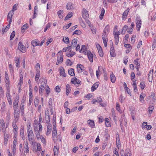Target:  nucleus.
<instances>
[{
	"label": "nucleus",
	"mask_w": 156,
	"mask_h": 156,
	"mask_svg": "<svg viewBox=\"0 0 156 156\" xmlns=\"http://www.w3.org/2000/svg\"><path fill=\"white\" fill-rule=\"evenodd\" d=\"M110 77L112 82L113 83H115L116 80V77L112 73L111 74Z\"/></svg>",
	"instance_id": "nucleus-29"
},
{
	"label": "nucleus",
	"mask_w": 156,
	"mask_h": 156,
	"mask_svg": "<svg viewBox=\"0 0 156 156\" xmlns=\"http://www.w3.org/2000/svg\"><path fill=\"white\" fill-rule=\"evenodd\" d=\"M71 81L72 84L75 85L76 84H79L81 83L80 81L76 77L73 78L71 80Z\"/></svg>",
	"instance_id": "nucleus-9"
},
{
	"label": "nucleus",
	"mask_w": 156,
	"mask_h": 156,
	"mask_svg": "<svg viewBox=\"0 0 156 156\" xmlns=\"http://www.w3.org/2000/svg\"><path fill=\"white\" fill-rule=\"evenodd\" d=\"M15 31H13L12 33H11L10 36V40H12L14 38L15 36Z\"/></svg>",
	"instance_id": "nucleus-50"
},
{
	"label": "nucleus",
	"mask_w": 156,
	"mask_h": 156,
	"mask_svg": "<svg viewBox=\"0 0 156 156\" xmlns=\"http://www.w3.org/2000/svg\"><path fill=\"white\" fill-rule=\"evenodd\" d=\"M60 75L64 77L66 76V74L65 73V70L63 67H62L60 69Z\"/></svg>",
	"instance_id": "nucleus-22"
},
{
	"label": "nucleus",
	"mask_w": 156,
	"mask_h": 156,
	"mask_svg": "<svg viewBox=\"0 0 156 156\" xmlns=\"http://www.w3.org/2000/svg\"><path fill=\"white\" fill-rule=\"evenodd\" d=\"M6 97L9 105H11L12 104V102L11 100V96L10 94V91H7L6 93Z\"/></svg>",
	"instance_id": "nucleus-6"
},
{
	"label": "nucleus",
	"mask_w": 156,
	"mask_h": 156,
	"mask_svg": "<svg viewBox=\"0 0 156 156\" xmlns=\"http://www.w3.org/2000/svg\"><path fill=\"white\" fill-rule=\"evenodd\" d=\"M122 119L119 120L120 125L121 128H122L123 125L126 126L127 125L126 120L125 119V116L124 115H122L121 116Z\"/></svg>",
	"instance_id": "nucleus-3"
},
{
	"label": "nucleus",
	"mask_w": 156,
	"mask_h": 156,
	"mask_svg": "<svg viewBox=\"0 0 156 156\" xmlns=\"http://www.w3.org/2000/svg\"><path fill=\"white\" fill-rule=\"evenodd\" d=\"M136 23L137 30L138 31H139L141 27V20L139 16H137L136 17Z\"/></svg>",
	"instance_id": "nucleus-2"
},
{
	"label": "nucleus",
	"mask_w": 156,
	"mask_h": 156,
	"mask_svg": "<svg viewBox=\"0 0 156 156\" xmlns=\"http://www.w3.org/2000/svg\"><path fill=\"white\" fill-rule=\"evenodd\" d=\"M105 13V10L104 8H102L101 9V14H100V15L99 16V18H100V20H101L103 19Z\"/></svg>",
	"instance_id": "nucleus-32"
},
{
	"label": "nucleus",
	"mask_w": 156,
	"mask_h": 156,
	"mask_svg": "<svg viewBox=\"0 0 156 156\" xmlns=\"http://www.w3.org/2000/svg\"><path fill=\"white\" fill-rule=\"evenodd\" d=\"M51 23H48L46 25V28L44 29V32H46L47 29L51 26Z\"/></svg>",
	"instance_id": "nucleus-57"
},
{
	"label": "nucleus",
	"mask_w": 156,
	"mask_h": 156,
	"mask_svg": "<svg viewBox=\"0 0 156 156\" xmlns=\"http://www.w3.org/2000/svg\"><path fill=\"white\" fill-rule=\"evenodd\" d=\"M5 81L9 80V78L8 76V75L6 71H5Z\"/></svg>",
	"instance_id": "nucleus-64"
},
{
	"label": "nucleus",
	"mask_w": 156,
	"mask_h": 156,
	"mask_svg": "<svg viewBox=\"0 0 156 156\" xmlns=\"http://www.w3.org/2000/svg\"><path fill=\"white\" fill-rule=\"evenodd\" d=\"M45 119L46 123H49L50 122V117L49 115H48L47 116H45Z\"/></svg>",
	"instance_id": "nucleus-54"
},
{
	"label": "nucleus",
	"mask_w": 156,
	"mask_h": 156,
	"mask_svg": "<svg viewBox=\"0 0 156 156\" xmlns=\"http://www.w3.org/2000/svg\"><path fill=\"white\" fill-rule=\"evenodd\" d=\"M39 126L38 123L35 124L34 126V132L38 131V126Z\"/></svg>",
	"instance_id": "nucleus-47"
},
{
	"label": "nucleus",
	"mask_w": 156,
	"mask_h": 156,
	"mask_svg": "<svg viewBox=\"0 0 156 156\" xmlns=\"http://www.w3.org/2000/svg\"><path fill=\"white\" fill-rule=\"evenodd\" d=\"M5 124L3 119H1L0 120V131H1L3 128L5 127Z\"/></svg>",
	"instance_id": "nucleus-15"
},
{
	"label": "nucleus",
	"mask_w": 156,
	"mask_h": 156,
	"mask_svg": "<svg viewBox=\"0 0 156 156\" xmlns=\"http://www.w3.org/2000/svg\"><path fill=\"white\" fill-rule=\"evenodd\" d=\"M13 108L14 109V114L20 115V111L19 110H17L18 108H17L16 109H15V108Z\"/></svg>",
	"instance_id": "nucleus-51"
},
{
	"label": "nucleus",
	"mask_w": 156,
	"mask_h": 156,
	"mask_svg": "<svg viewBox=\"0 0 156 156\" xmlns=\"http://www.w3.org/2000/svg\"><path fill=\"white\" fill-rule=\"evenodd\" d=\"M66 8L68 10L73 9V4L71 2L68 3L67 4Z\"/></svg>",
	"instance_id": "nucleus-27"
},
{
	"label": "nucleus",
	"mask_w": 156,
	"mask_h": 156,
	"mask_svg": "<svg viewBox=\"0 0 156 156\" xmlns=\"http://www.w3.org/2000/svg\"><path fill=\"white\" fill-rule=\"evenodd\" d=\"M154 109V107L153 106L150 105L148 108V111L149 113L151 114L153 110Z\"/></svg>",
	"instance_id": "nucleus-41"
},
{
	"label": "nucleus",
	"mask_w": 156,
	"mask_h": 156,
	"mask_svg": "<svg viewBox=\"0 0 156 156\" xmlns=\"http://www.w3.org/2000/svg\"><path fill=\"white\" fill-rule=\"evenodd\" d=\"M77 68L78 72L80 73L82 72L83 70H84V66L81 64H78L77 65Z\"/></svg>",
	"instance_id": "nucleus-11"
},
{
	"label": "nucleus",
	"mask_w": 156,
	"mask_h": 156,
	"mask_svg": "<svg viewBox=\"0 0 156 156\" xmlns=\"http://www.w3.org/2000/svg\"><path fill=\"white\" fill-rule=\"evenodd\" d=\"M98 83L97 82L93 84L91 87V90L92 91H94L98 87Z\"/></svg>",
	"instance_id": "nucleus-28"
},
{
	"label": "nucleus",
	"mask_w": 156,
	"mask_h": 156,
	"mask_svg": "<svg viewBox=\"0 0 156 156\" xmlns=\"http://www.w3.org/2000/svg\"><path fill=\"white\" fill-rule=\"evenodd\" d=\"M19 101V97L17 96L15 98V100L13 103V108H15V109H16L18 108Z\"/></svg>",
	"instance_id": "nucleus-8"
},
{
	"label": "nucleus",
	"mask_w": 156,
	"mask_h": 156,
	"mask_svg": "<svg viewBox=\"0 0 156 156\" xmlns=\"http://www.w3.org/2000/svg\"><path fill=\"white\" fill-rule=\"evenodd\" d=\"M126 87H125V90H126V91L127 92V93L129 94L130 96H131V93L130 91V90L128 88L127 86L126 83Z\"/></svg>",
	"instance_id": "nucleus-53"
},
{
	"label": "nucleus",
	"mask_w": 156,
	"mask_h": 156,
	"mask_svg": "<svg viewBox=\"0 0 156 156\" xmlns=\"http://www.w3.org/2000/svg\"><path fill=\"white\" fill-rule=\"evenodd\" d=\"M40 73L38 69H37L36 70V75L35 78V80L36 81L38 80L40 76Z\"/></svg>",
	"instance_id": "nucleus-17"
},
{
	"label": "nucleus",
	"mask_w": 156,
	"mask_h": 156,
	"mask_svg": "<svg viewBox=\"0 0 156 156\" xmlns=\"http://www.w3.org/2000/svg\"><path fill=\"white\" fill-rule=\"evenodd\" d=\"M68 73L69 74L72 76H73L75 75L74 70L73 68H71L69 69Z\"/></svg>",
	"instance_id": "nucleus-23"
},
{
	"label": "nucleus",
	"mask_w": 156,
	"mask_h": 156,
	"mask_svg": "<svg viewBox=\"0 0 156 156\" xmlns=\"http://www.w3.org/2000/svg\"><path fill=\"white\" fill-rule=\"evenodd\" d=\"M20 113L22 115H23L24 114V105L21 104L20 106Z\"/></svg>",
	"instance_id": "nucleus-49"
},
{
	"label": "nucleus",
	"mask_w": 156,
	"mask_h": 156,
	"mask_svg": "<svg viewBox=\"0 0 156 156\" xmlns=\"http://www.w3.org/2000/svg\"><path fill=\"white\" fill-rule=\"evenodd\" d=\"M35 134L37 140H40V138L42 135H40L39 131H37L34 132Z\"/></svg>",
	"instance_id": "nucleus-30"
},
{
	"label": "nucleus",
	"mask_w": 156,
	"mask_h": 156,
	"mask_svg": "<svg viewBox=\"0 0 156 156\" xmlns=\"http://www.w3.org/2000/svg\"><path fill=\"white\" fill-rule=\"evenodd\" d=\"M87 122L90 127L92 128L94 127L95 125L94 121L91 120H88Z\"/></svg>",
	"instance_id": "nucleus-21"
},
{
	"label": "nucleus",
	"mask_w": 156,
	"mask_h": 156,
	"mask_svg": "<svg viewBox=\"0 0 156 156\" xmlns=\"http://www.w3.org/2000/svg\"><path fill=\"white\" fill-rule=\"evenodd\" d=\"M70 90L69 85V84H67L66 86V93L67 95H68V94L70 92Z\"/></svg>",
	"instance_id": "nucleus-26"
},
{
	"label": "nucleus",
	"mask_w": 156,
	"mask_h": 156,
	"mask_svg": "<svg viewBox=\"0 0 156 156\" xmlns=\"http://www.w3.org/2000/svg\"><path fill=\"white\" fill-rule=\"evenodd\" d=\"M80 52V53H83L84 54L86 55L87 52H86V46L85 45H82Z\"/></svg>",
	"instance_id": "nucleus-19"
},
{
	"label": "nucleus",
	"mask_w": 156,
	"mask_h": 156,
	"mask_svg": "<svg viewBox=\"0 0 156 156\" xmlns=\"http://www.w3.org/2000/svg\"><path fill=\"white\" fill-rule=\"evenodd\" d=\"M47 80L45 79H43V81L41 83V84L43 85H41L39 87V93L42 94L43 93V91L44 89V85H46L47 84Z\"/></svg>",
	"instance_id": "nucleus-1"
},
{
	"label": "nucleus",
	"mask_w": 156,
	"mask_h": 156,
	"mask_svg": "<svg viewBox=\"0 0 156 156\" xmlns=\"http://www.w3.org/2000/svg\"><path fill=\"white\" fill-rule=\"evenodd\" d=\"M40 139L41 140V141L44 144H46V141L45 138H44L42 135H41V137L40 138Z\"/></svg>",
	"instance_id": "nucleus-60"
},
{
	"label": "nucleus",
	"mask_w": 156,
	"mask_h": 156,
	"mask_svg": "<svg viewBox=\"0 0 156 156\" xmlns=\"http://www.w3.org/2000/svg\"><path fill=\"white\" fill-rule=\"evenodd\" d=\"M18 48L19 49L23 52H24L26 51V48L22 43L20 42L18 44Z\"/></svg>",
	"instance_id": "nucleus-5"
},
{
	"label": "nucleus",
	"mask_w": 156,
	"mask_h": 156,
	"mask_svg": "<svg viewBox=\"0 0 156 156\" xmlns=\"http://www.w3.org/2000/svg\"><path fill=\"white\" fill-rule=\"evenodd\" d=\"M73 16V13L72 12H69L68 13L67 15L65 18V20H68Z\"/></svg>",
	"instance_id": "nucleus-37"
},
{
	"label": "nucleus",
	"mask_w": 156,
	"mask_h": 156,
	"mask_svg": "<svg viewBox=\"0 0 156 156\" xmlns=\"http://www.w3.org/2000/svg\"><path fill=\"white\" fill-rule=\"evenodd\" d=\"M63 41L66 43H68L69 42V40L68 37H64L63 38Z\"/></svg>",
	"instance_id": "nucleus-46"
},
{
	"label": "nucleus",
	"mask_w": 156,
	"mask_h": 156,
	"mask_svg": "<svg viewBox=\"0 0 156 156\" xmlns=\"http://www.w3.org/2000/svg\"><path fill=\"white\" fill-rule=\"evenodd\" d=\"M57 132H52V137L53 139H54V138H55V137L56 138H57Z\"/></svg>",
	"instance_id": "nucleus-58"
},
{
	"label": "nucleus",
	"mask_w": 156,
	"mask_h": 156,
	"mask_svg": "<svg viewBox=\"0 0 156 156\" xmlns=\"http://www.w3.org/2000/svg\"><path fill=\"white\" fill-rule=\"evenodd\" d=\"M82 13L83 17L85 20L87 19L89 16V15L87 10L83 9L82 10Z\"/></svg>",
	"instance_id": "nucleus-7"
},
{
	"label": "nucleus",
	"mask_w": 156,
	"mask_h": 156,
	"mask_svg": "<svg viewBox=\"0 0 156 156\" xmlns=\"http://www.w3.org/2000/svg\"><path fill=\"white\" fill-rule=\"evenodd\" d=\"M5 86L7 91H10L9 81V80L5 81Z\"/></svg>",
	"instance_id": "nucleus-36"
},
{
	"label": "nucleus",
	"mask_w": 156,
	"mask_h": 156,
	"mask_svg": "<svg viewBox=\"0 0 156 156\" xmlns=\"http://www.w3.org/2000/svg\"><path fill=\"white\" fill-rule=\"evenodd\" d=\"M28 143L27 142L24 146V151L26 153H28L29 152V147L28 146Z\"/></svg>",
	"instance_id": "nucleus-18"
},
{
	"label": "nucleus",
	"mask_w": 156,
	"mask_h": 156,
	"mask_svg": "<svg viewBox=\"0 0 156 156\" xmlns=\"http://www.w3.org/2000/svg\"><path fill=\"white\" fill-rule=\"evenodd\" d=\"M55 91L57 92H60V91L61 90L60 89V87L59 86H57L55 88Z\"/></svg>",
	"instance_id": "nucleus-55"
},
{
	"label": "nucleus",
	"mask_w": 156,
	"mask_h": 156,
	"mask_svg": "<svg viewBox=\"0 0 156 156\" xmlns=\"http://www.w3.org/2000/svg\"><path fill=\"white\" fill-rule=\"evenodd\" d=\"M28 139L30 142H32L34 137V133L32 131H30L27 132Z\"/></svg>",
	"instance_id": "nucleus-4"
},
{
	"label": "nucleus",
	"mask_w": 156,
	"mask_h": 156,
	"mask_svg": "<svg viewBox=\"0 0 156 156\" xmlns=\"http://www.w3.org/2000/svg\"><path fill=\"white\" fill-rule=\"evenodd\" d=\"M139 60V59H136L134 60V64L137 66H140V64L138 63V61Z\"/></svg>",
	"instance_id": "nucleus-59"
},
{
	"label": "nucleus",
	"mask_w": 156,
	"mask_h": 156,
	"mask_svg": "<svg viewBox=\"0 0 156 156\" xmlns=\"http://www.w3.org/2000/svg\"><path fill=\"white\" fill-rule=\"evenodd\" d=\"M59 148L57 146H55L53 148V151L55 155H58V153Z\"/></svg>",
	"instance_id": "nucleus-25"
},
{
	"label": "nucleus",
	"mask_w": 156,
	"mask_h": 156,
	"mask_svg": "<svg viewBox=\"0 0 156 156\" xmlns=\"http://www.w3.org/2000/svg\"><path fill=\"white\" fill-rule=\"evenodd\" d=\"M109 32V27L107 26L105 28L104 30L103 33V37H107L106 36V34L107 33Z\"/></svg>",
	"instance_id": "nucleus-13"
},
{
	"label": "nucleus",
	"mask_w": 156,
	"mask_h": 156,
	"mask_svg": "<svg viewBox=\"0 0 156 156\" xmlns=\"http://www.w3.org/2000/svg\"><path fill=\"white\" fill-rule=\"evenodd\" d=\"M36 145L37 146V149L36 150V151H41V144L39 143H36Z\"/></svg>",
	"instance_id": "nucleus-38"
},
{
	"label": "nucleus",
	"mask_w": 156,
	"mask_h": 156,
	"mask_svg": "<svg viewBox=\"0 0 156 156\" xmlns=\"http://www.w3.org/2000/svg\"><path fill=\"white\" fill-rule=\"evenodd\" d=\"M140 85L141 89H144L145 87L144 83V82H141L140 83Z\"/></svg>",
	"instance_id": "nucleus-61"
},
{
	"label": "nucleus",
	"mask_w": 156,
	"mask_h": 156,
	"mask_svg": "<svg viewBox=\"0 0 156 156\" xmlns=\"http://www.w3.org/2000/svg\"><path fill=\"white\" fill-rule=\"evenodd\" d=\"M71 46H73L74 47H75L77 44V41L76 39H73L71 42Z\"/></svg>",
	"instance_id": "nucleus-34"
},
{
	"label": "nucleus",
	"mask_w": 156,
	"mask_h": 156,
	"mask_svg": "<svg viewBox=\"0 0 156 156\" xmlns=\"http://www.w3.org/2000/svg\"><path fill=\"white\" fill-rule=\"evenodd\" d=\"M31 127V123H30L29 122L28 123V125H27V132L30 131H32L31 130H30Z\"/></svg>",
	"instance_id": "nucleus-63"
},
{
	"label": "nucleus",
	"mask_w": 156,
	"mask_h": 156,
	"mask_svg": "<svg viewBox=\"0 0 156 156\" xmlns=\"http://www.w3.org/2000/svg\"><path fill=\"white\" fill-rule=\"evenodd\" d=\"M102 39L103 41V43L104 44V46L105 47H106L107 46V42L108 41L107 37H102Z\"/></svg>",
	"instance_id": "nucleus-42"
},
{
	"label": "nucleus",
	"mask_w": 156,
	"mask_h": 156,
	"mask_svg": "<svg viewBox=\"0 0 156 156\" xmlns=\"http://www.w3.org/2000/svg\"><path fill=\"white\" fill-rule=\"evenodd\" d=\"M75 54V53L73 52V53H66V55L69 57H73Z\"/></svg>",
	"instance_id": "nucleus-56"
},
{
	"label": "nucleus",
	"mask_w": 156,
	"mask_h": 156,
	"mask_svg": "<svg viewBox=\"0 0 156 156\" xmlns=\"http://www.w3.org/2000/svg\"><path fill=\"white\" fill-rule=\"evenodd\" d=\"M63 12L62 10H59L58 12V15L59 17L60 18L62 19L63 18V16H62V14H63Z\"/></svg>",
	"instance_id": "nucleus-43"
},
{
	"label": "nucleus",
	"mask_w": 156,
	"mask_h": 156,
	"mask_svg": "<svg viewBox=\"0 0 156 156\" xmlns=\"http://www.w3.org/2000/svg\"><path fill=\"white\" fill-rule=\"evenodd\" d=\"M39 102V100L37 98L34 100V104L35 107L37 106Z\"/></svg>",
	"instance_id": "nucleus-44"
},
{
	"label": "nucleus",
	"mask_w": 156,
	"mask_h": 156,
	"mask_svg": "<svg viewBox=\"0 0 156 156\" xmlns=\"http://www.w3.org/2000/svg\"><path fill=\"white\" fill-rule=\"evenodd\" d=\"M145 95L144 94H142L140 95V101L142 103H144V98L145 97Z\"/></svg>",
	"instance_id": "nucleus-35"
},
{
	"label": "nucleus",
	"mask_w": 156,
	"mask_h": 156,
	"mask_svg": "<svg viewBox=\"0 0 156 156\" xmlns=\"http://www.w3.org/2000/svg\"><path fill=\"white\" fill-rule=\"evenodd\" d=\"M20 136L22 137V139L23 140H24L25 139V137H24V129L23 128L22 129H21L20 130Z\"/></svg>",
	"instance_id": "nucleus-31"
},
{
	"label": "nucleus",
	"mask_w": 156,
	"mask_h": 156,
	"mask_svg": "<svg viewBox=\"0 0 156 156\" xmlns=\"http://www.w3.org/2000/svg\"><path fill=\"white\" fill-rule=\"evenodd\" d=\"M87 57L88 58L89 61L91 62H93V55L90 51H87Z\"/></svg>",
	"instance_id": "nucleus-10"
},
{
	"label": "nucleus",
	"mask_w": 156,
	"mask_h": 156,
	"mask_svg": "<svg viewBox=\"0 0 156 156\" xmlns=\"http://www.w3.org/2000/svg\"><path fill=\"white\" fill-rule=\"evenodd\" d=\"M28 25L27 23L24 24L21 27L22 30H25L28 28Z\"/></svg>",
	"instance_id": "nucleus-48"
},
{
	"label": "nucleus",
	"mask_w": 156,
	"mask_h": 156,
	"mask_svg": "<svg viewBox=\"0 0 156 156\" xmlns=\"http://www.w3.org/2000/svg\"><path fill=\"white\" fill-rule=\"evenodd\" d=\"M152 74L148 73V80L150 82H151L152 81Z\"/></svg>",
	"instance_id": "nucleus-45"
},
{
	"label": "nucleus",
	"mask_w": 156,
	"mask_h": 156,
	"mask_svg": "<svg viewBox=\"0 0 156 156\" xmlns=\"http://www.w3.org/2000/svg\"><path fill=\"white\" fill-rule=\"evenodd\" d=\"M110 53L112 57H114L116 55L114 47L112 46L111 47L110 49Z\"/></svg>",
	"instance_id": "nucleus-14"
},
{
	"label": "nucleus",
	"mask_w": 156,
	"mask_h": 156,
	"mask_svg": "<svg viewBox=\"0 0 156 156\" xmlns=\"http://www.w3.org/2000/svg\"><path fill=\"white\" fill-rule=\"evenodd\" d=\"M15 62L16 63V66L17 67H19L20 66V62L19 59L18 58H15Z\"/></svg>",
	"instance_id": "nucleus-39"
},
{
	"label": "nucleus",
	"mask_w": 156,
	"mask_h": 156,
	"mask_svg": "<svg viewBox=\"0 0 156 156\" xmlns=\"http://www.w3.org/2000/svg\"><path fill=\"white\" fill-rule=\"evenodd\" d=\"M19 115L14 114L15 121L16 122L17 121L19 118Z\"/></svg>",
	"instance_id": "nucleus-62"
},
{
	"label": "nucleus",
	"mask_w": 156,
	"mask_h": 156,
	"mask_svg": "<svg viewBox=\"0 0 156 156\" xmlns=\"http://www.w3.org/2000/svg\"><path fill=\"white\" fill-rule=\"evenodd\" d=\"M14 14V11L13 10H12L9 11V12L8 16H7V18L8 20H9V19H10V18H12V17L13 16Z\"/></svg>",
	"instance_id": "nucleus-20"
},
{
	"label": "nucleus",
	"mask_w": 156,
	"mask_h": 156,
	"mask_svg": "<svg viewBox=\"0 0 156 156\" xmlns=\"http://www.w3.org/2000/svg\"><path fill=\"white\" fill-rule=\"evenodd\" d=\"M129 10V8H127L126 10L122 14V18L123 20H125L126 17L127 16L128 12Z\"/></svg>",
	"instance_id": "nucleus-12"
},
{
	"label": "nucleus",
	"mask_w": 156,
	"mask_h": 156,
	"mask_svg": "<svg viewBox=\"0 0 156 156\" xmlns=\"http://www.w3.org/2000/svg\"><path fill=\"white\" fill-rule=\"evenodd\" d=\"M63 60V55H61L60 57H57V62H56V65H58V64L62 63Z\"/></svg>",
	"instance_id": "nucleus-16"
},
{
	"label": "nucleus",
	"mask_w": 156,
	"mask_h": 156,
	"mask_svg": "<svg viewBox=\"0 0 156 156\" xmlns=\"http://www.w3.org/2000/svg\"><path fill=\"white\" fill-rule=\"evenodd\" d=\"M51 125H49L47 126V132L46 133V135H48L51 133Z\"/></svg>",
	"instance_id": "nucleus-24"
},
{
	"label": "nucleus",
	"mask_w": 156,
	"mask_h": 156,
	"mask_svg": "<svg viewBox=\"0 0 156 156\" xmlns=\"http://www.w3.org/2000/svg\"><path fill=\"white\" fill-rule=\"evenodd\" d=\"M31 44L34 47H35L38 45L37 42L34 41H32Z\"/></svg>",
	"instance_id": "nucleus-52"
},
{
	"label": "nucleus",
	"mask_w": 156,
	"mask_h": 156,
	"mask_svg": "<svg viewBox=\"0 0 156 156\" xmlns=\"http://www.w3.org/2000/svg\"><path fill=\"white\" fill-rule=\"evenodd\" d=\"M4 144L5 145H6L7 144V141L8 139V134H5V135H4Z\"/></svg>",
	"instance_id": "nucleus-33"
},
{
	"label": "nucleus",
	"mask_w": 156,
	"mask_h": 156,
	"mask_svg": "<svg viewBox=\"0 0 156 156\" xmlns=\"http://www.w3.org/2000/svg\"><path fill=\"white\" fill-rule=\"evenodd\" d=\"M5 103L4 102H3L2 103V105L1 111L2 112H3L5 111Z\"/></svg>",
	"instance_id": "nucleus-40"
}]
</instances>
